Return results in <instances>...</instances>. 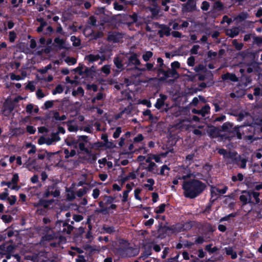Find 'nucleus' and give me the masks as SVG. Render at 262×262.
<instances>
[{
    "label": "nucleus",
    "instance_id": "obj_37",
    "mask_svg": "<svg viewBox=\"0 0 262 262\" xmlns=\"http://www.w3.org/2000/svg\"><path fill=\"white\" fill-rule=\"evenodd\" d=\"M91 145V148L94 149L95 150H98L100 148L104 147V143L102 142L97 141L92 144L90 143Z\"/></svg>",
    "mask_w": 262,
    "mask_h": 262
},
{
    "label": "nucleus",
    "instance_id": "obj_56",
    "mask_svg": "<svg viewBox=\"0 0 262 262\" xmlns=\"http://www.w3.org/2000/svg\"><path fill=\"white\" fill-rule=\"evenodd\" d=\"M101 72L106 75H108L111 72V67L109 65H104L101 68Z\"/></svg>",
    "mask_w": 262,
    "mask_h": 262
},
{
    "label": "nucleus",
    "instance_id": "obj_43",
    "mask_svg": "<svg viewBox=\"0 0 262 262\" xmlns=\"http://www.w3.org/2000/svg\"><path fill=\"white\" fill-rule=\"evenodd\" d=\"M84 90L81 86L77 88V90H73L72 91V95L73 96H76L78 95L83 96L84 95Z\"/></svg>",
    "mask_w": 262,
    "mask_h": 262
},
{
    "label": "nucleus",
    "instance_id": "obj_59",
    "mask_svg": "<svg viewBox=\"0 0 262 262\" xmlns=\"http://www.w3.org/2000/svg\"><path fill=\"white\" fill-rule=\"evenodd\" d=\"M113 6L114 9L117 11H122L124 9V7L123 5L119 4L117 2L114 3Z\"/></svg>",
    "mask_w": 262,
    "mask_h": 262
},
{
    "label": "nucleus",
    "instance_id": "obj_60",
    "mask_svg": "<svg viewBox=\"0 0 262 262\" xmlns=\"http://www.w3.org/2000/svg\"><path fill=\"white\" fill-rule=\"evenodd\" d=\"M210 7L209 3L207 1H203L202 3L201 8L203 11L208 10Z\"/></svg>",
    "mask_w": 262,
    "mask_h": 262
},
{
    "label": "nucleus",
    "instance_id": "obj_15",
    "mask_svg": "<svg viewBox=\"0 0 262 262\" xmlns=\"http://www.w3.org/2000/svg\"><path fill=\"white\" fill-rule=\"evenodd\" d=\"M113 61L115 66L118 69V70H116L117 73H119L125 69L123 63V60L120 56H115L114 58Z\"/></svg>",
    "mask_w": 262,
    "mask_h": 262
},
{
    "label": "nucleus",
    "instance_id": "obj_6",
    "mask_svg": "<svg viewBox=\"0 0 262 262\" xmlns=\"http://www.w3.org/2000/svg\"><path fill=\"white\" fill-rule=\"evenodd\" d=\"M254 129L252 124L239 126V133H242V137L243 136L244 138L249 140H254Z\"/></svg>",
    "mask_w": 262,
    "mask_h": 262
},
{
    "label": "nucleus",
    "instance_id": "obj_24",
    "mask_svg": "<svg viewBox=\"0 0 262 262\" xmlns=\"http://www.w3.org/2000/svg\"><path fill=\"white\" fill-rule=\"evenodd\" d=\"M197 222L196 221H187L182 223L183 231L190 230Z\"/></svg>",
    "mask_w": 262,
    "mask_h": 262
},
{
    "label": "nucleus",
    "instance_id": "obj_2",
    "mask_svg": "<svg viewBox=\"0 0 262 262\" xmlns=\"http://www.w3.org/2000/svg\"><path fill=\"white\" fill-rule=\"evenodd\" d=\"M259 192L253 190H243L239 199L243 206L248 204L250 205H257L260 203Z\"/></svg>",
    "mask_w": 262,
    "mask_h": 262
},
{
    "label": "nucleus",
    "instance_id": "obj_4",
    "mask_svg": "<svg viewBox=\"0 0 262 262\" xmlns=\"http://www.w3.org/2000/svg\"><path fill=\"white\" fill-rule=\"evenodd\" d=\"M157 74L158 77V80L160 82H165L168 78L170 77H173L176 75H178L177 70H171L169 68L167 70H165L164 68H158Z\"/></svg>",
    "mask_w": 262,
    "mask_h": 262
},
{
    "label": "nucleus",
    "instance_id": "obj_39",
    "mask_svg": "<svg viewBox=\"0 0 262 262\" xmlns=\"http://www.w3.org/2000/svg\"><path fill=\"white\" fill-rule=\"evenodd\" d=\"M103 36V33L102 32L98 31V32H92L90 36L92 39L96 40L98 38L102 37Z\"/></svg>",
    "mask_w": 262,
    "mask_h": 262
},
{
    "label": "nucleus",
    "instance_id": "obj_35",
    "mask_svg": "<svg viewBox=\"0 0 262 262\" xmlns=\"http://www.w3.org/2000/svg\"><path fill=\"white\" fill-rule=\"evenodd\" d=\"M253 128H254V133H255V135H256V134H258L260 133V126L261 125V124L260 123V122H259V120L258 119H256L254 122H253L252 124Z\"/></svg>",
    "mask_w": 262,
    "mask_h": 262
},
{
    "label": "nucleus",
    "instance_id": "obj_55",
    "mask_svg": "<svg viewBox=\"0 0 262 262\" xmlns=\"http://www.w3.org/2000/svg\"><path fill=\"white\" fill-rule=\"evenodd\" d=\"M16 37V34L14 31L9 32V40L10 42H14Z\"/></svg>",
    "mask_w": 262,
    "mask_h": 262
},
{
    "label": "nucleus",
    "instance_id": "obj_10",
    "mask_svg": "<svg viewBox=\"0 0 262 262\" xmlns=\"http://www.w3.org/2000/svg\"><path fill=\"white\" fill-rule=\"evenodd\" d=\"M14 107L15 104L14 102L11 100H7L3 104V113L4 114L5 116H8L14 110Z\"/></svg>",
    "mask_w": 262,
    "mask_h": 262
},
{
    "label": "nucleus",
    "instance_id": "obj_20",
    "mask_svg": "<svg viewBox=\"0 0 262 262\" xmlns=\"http://www.w3.org/2000/svg\"><path fill=\"white\" fill-rule=\"evenodd\" d=\"M222 79L224 81L229 80L232 82H237L238 81V78L237 77L235 74L230 73L229 72L223 74L222 75Z\"/></svg>",
    "mask_w": 262,
    "mask_h": 262
},
{
    "label": "nucleus",
    "instance_id": "obj_46",
    "mask_svg": "<svg viewBox=\"0 0 262 262\" xmlns=\"http://www.w3.org/2000/svg\"><path fill=\"white\" fill-rule=\"evenodd\" d=\"M102 229L105 233L108 234H112L115 232V228L114 226H104Z\"/></svg>",
    "mask_w": 262,
    "mask_h": 262
},
{
    "label": "nucleus",
    "instance_id": "obj_11",
    "mask_svg": "<svg viewBox=\"0 0 262 262\" xmlns=\"http://www.w3.org/2000/svg\"><path fill=\"white\" fill-rule=\"evenodd\" d=\"M183 12H192L196 10V3L194 0H188L186 3L182 5Z\"/></svg>",
    "mask_w": 262,
    "mask_h": 262
},
{
    "label": "nucleus",
    "instance_id": "obj_18",
    "mask_svg": "<svg viewBox=\"0 0 262 262\" xmlns=\"http://www.w3.org/2000/svg\"><path fill=\"white\" fill-rule=\"evenodd\" d=\"M167 227H170V226H168L166 225H162V223L161 224V225L158 229V237L159 238H160L161 239L164 238L166 237L167 233L168 231H171V230H169L167 229Z\"/></svg>",
    "mask_w": 262,
    "mask_h": 262
},
{
    "label": "nucleus",
    "instance_id": "obj_23",
    "mask_svg": "<svg viewBox=\"0 0 262 262\" xmlns=\"http://www.w3.org/2000/svg\"><path fill=\"white\" fill-rule=\"evenodd\" d=\"M167 229L171 230V233H179L181 232H183L182 223L176 224L174 225L170 226V227H167Z\"/></svg>",
    "mask_w": 262,
    "mask_h": 262
},
{
    "label": "nucleus",
    "instance_id": "obj_53",
    "mask_svg": "<svg viewBox=\"0 0 262 262\" xmlns=\"http://www.w3.org/2000/svg\"><path fill=\"white\" fill-rule=\"evenodd\" d=\"M224 5L220 1H217L214 3V8L217 10L221 11L224 9Z\"/></svg>",
    "mask_w": 262,
    "mask_h": 262
},
{
    "label": "nucleus",
    "instance_id": "obj_57",
    "mask_svg": "<svg viewBox=\"0 0 262 262\" xmlns=\"http://www.w3.org/2000/svg\"><path fill=\"white\" fill-rule=\"evenodd\" d=\"M54 105V101L48 100L44 103V109L48 110L52 108Z\"/></svg>",
    "mask_w": 262,
    "mask_h": 262
},
{
    "label": "nucleus",
    "instance_id": "obj_64",
    "mask_svg": "<svg viewBox=\"0 0 262 262\" xmlns=\"http://www.w3.org/2000/svg\"><path fill=\"white\" fill-rule=\"evenodd\" d=\"M217 55V52L209 50L207 53V57L210 59H214Z\"/></svg>",
    "mask_w": 262,
    "mask_h": 262
},
{
    "label": "nucleus",
    "instance_id": "obj_12",
    "mask_svg": "<svg viewBox=\"0 0 262 262\" xmlns=\"http://www.w3.org/2000/svg\"><path fill=\"white\" fill-rule=\"evenodd\" d=\"M221 132V130L219 127L214 126H211L207 130L208 136L211 139L219 138Z\"/></svg>",
    "mask_w": 262,
    "mask_h": 262
},
{
    "label": "nucleus",
    "instance_id": "obj_52",
    "mask_svg": "<svg viewBox=\"0 0 262 262\" xmlns=\"http://www.w3.org/2000/svg\"><path fill=\"white\" fill-rule=\"evenodd\" d=\"M66 144L69 146H73L75 148L77 147V144L78 143V141L76 140H71L68 141H66Z\"/></svg>",
    "mask_w": 262,
    "mask_h": 262
},
{
    "label": "nucleus",
    "instance_id": "obj_27",
    "mask_svg": "<svg viewBox=\"0 0 262 262\" xmlns=\"http://www.w3.org/2000/svg\"><path fill=\"white\" fill-rule=\"evenodd\" d=\"M54 43H56L59 49H66L65 42L63 39H61L59 37H56L54 40Z\"/></svg>",
    "mask_w": 262,
    "mask_h": 262
},
{
    "label": "nucleus",
    "instance_id": "obj_50",
    "mask_svg": "<svg viewBox=\"0 0 262 262\" xmlns=\"http://www.w3.org/2000/svg\"><path fill=\"white\" fill-rule=\"evenodd\" d=\"M239 34V31L236 29H231L229 32H227V35L231 38H233L237 36Z\"/></svg>",
    "mask_w": 262,
    "mask_h": 262
},
{
    "label": "nucleus",
    "instance_id": "obj_29",
    "mask_svg": "<svg viewBox=\"0 0 262 262\" xmlns=\"http://www.w3.org/2000/svg\"><path fill=\"white\" fill-rule=\"evenodd\" d=\"M226 254L227 255H230L232 259H235L237 258V253L234 251L232 248L229 247L225 248Z\"/></svg>",
    "mask_w": 262,
    "mask_h": 262
},
{
    "label": "nucleus",
    "instance_id": "obj_5",
    "mask_svg": "<svg viewBox=\"0 0 262 262\" xmlns=\"http://www.w3.org/2000/svg\"><path fill=\"white\" fill-rule=\"evenodd\" d=\"M55 228L58 232L63 234H69L73 231L74 227L72 225L69 224L67 221L58 220L55 223Z\"/></svg>",
    "mask_w": 262,
    "mask_h": 262
},
{
    "label": "nucleus",
    "instance_id": "obj_63",
    "mask_svg": "<svg viewBox=\"0 0 262 262\" xmlns=\"http://www.w3.org/2000/svg\"><path fill=\"white\" fill-rule=\"evenodd\" d=\"M248 14L246 12H242L238 14L237 18L240 21H242L248 17Z\"/></svg>",
    "mask_w": 262,
    "mask_h": 262
},
{
    "label": "nucleus",
    "instance_id": "obj_14",
    "mask_svg": "<svg viewBox=\"0 0 262 262\" xmlns=\"http://www.w3.org/2000/svg\"><path fill=\"white\" fill-rule=\"evenodd\" d=\"M181 171H183V173L185 174H181L179 173L176 177V178H178V179L185 180L187 179L190 178L192 176L191 170L188 167H184L183 170Z\"/></svg>",
    "mask_w": 262,
    "mask_h": 262
},
{
    "label": "nucleus",
    "instance_id": "obj_40",
    "mask_svg": "<svg viewBox=\"0 0 262 262\" xmlns=\"http://www.w3.org/2000/svg\"><path fill=\"white\" fill-rule=\"evenodd\" d=\"M212 244H210L205 246V249L210 253H214L218 250L216 247H212Z\"/></svg>",
    "mask_w": 262,
    "mask_h": 262
},
{
    "label": "nucleus",
    "instance_id": "obj_28",
    "mask_svg": "<svg viewBox=\"0 0 262 262\" xmlns=\"http://www.w3.org/2000/svg\"><path fill=\"white\" fill-rule=\"evenodd\" d=\"M151 254V247L149 246L147 248H145L144 250L141 254L140 258H142L143 259H145L147 258Z\"/></svg>",
    "mask_w": 262,
    "mask_h": 262
},
{
    "label": "nucleus",
    "instance_id": "obj_7",
    "mask_svg": "<svg viewBox=\"0 0 262 262\" xmlns=\"http://www.w3.org/2000/svg\"><path fill=\"white\" fill-rule=\"evenodd\" d=\"M60 195V191L59 187H57L56 183H53L49 185L45 190L42 194L43 198H48L50 195L54 198H58Z\"/></svg>",
    "mask_w": 262,
    "mask_h": 262
},
{
    "label": "nucleus",
    "instance_id": "obj_21",
    "mask_svg": "<svg viewBox=\"0 0 262 262\" xmlns=\"http://www.w3.org/2000/svg\"><path fill=\"white\" fill-rule=\"evenodd\" d=\"M237 156V152L229 151L226 156V158L230 159L232 160V163L238 164V162H239L241 156L240 155Z\"/></svg>",
    "mask_w": 262,
    "mask_h": 262
},
{
    "label": "nucleus",
    "instance_id": "obj_9",
    "mask_svg": "<svg viewBox=\"0 0 262 262\" xmlns=\"http://www.w3.org/2000/svg\"><path fill=\"white\" fill-rule=\"evenodd\" d=\"M123 37V34L119 32L114 31L108 33L107 40L114 43H118Z\"/></svg>",
    "mask_w": 262,
    "mask_h": 262
},
{
    "label": "nucleus",
    "instance_id": "obj_38",
    "mask_svg": "<svg viewBox=\"0 0 262 262\" xmlns=\"http://www.w3.org/2000/svg\"><path fill=\"white\" fill-rule=\"evenodd\" d=\"M37 164V158L36 159H32L31 158H29L27 161L26 163V167L29 168L33 166V168H35V165Z\"/></svg>",
    "mask_w": 262,
    "mask_h": 262
},
{
    "label": "nucleus",
    "instance_id": "obj_36",
    "mask_svg": "<svg viewBox=\"0 0 262 262\" xmlns=\"http://www.w3.org/2000/svg\"><path fill=\"white\" fill-rule=\"evenodd\" d=\"M55 238V234L54 233L51 234L46 233L42 237V240L44 241L50 242L53 240Z\"/></svg>",
    "mask_w": 262,
    "mask_h": 262
},
{
    "label": "nucleus",
    "instance_id": "obj_32",
    "mask_svg": "<svg viewBox=\"0 0 262 262\" xmlns=\"http://www.w3.org/2000/svg\"><path fill=\"white\" fill-rule=\"evenodd\" d=\"M100 58V56L99 54L94 55V54H89L87 55L85 57L89 62H93L94 61H98Z\"/></svg>",
    "mask_w": 262,
    "mask_h": 262
},
{
    "label": "nucleus",
    "instance_id": "obj_41",
    "mask_svg": "<svg viewBox=\"0 0 262 262\" xmlns=\"http://www.w3.org/2000/svg\"><path fill=\"white\" fill-rule=\"evenodd\" d=\"M167 205H169V204H167ZM167 206V205L165 204H160L157 209H155V212L157 214H161L163 213L165 211V207Z\"/></svg>",
    "mask_w": 262,
    "mask_h": 262
},
{
    "label": "nucleus",
    "instance_id": "obj_45",
    "mask_svg": "<svg viewBox=\"0 0 262 262\" xmlns=\"http://www.w3.org/2000/svg\"><path fill=\"white\" fill-rule=\"evenodd\" d=\"M232 43L235 49L237 51H240L244 47V44L243 43L238 42L236 39H233Z\"/></svg>",
    "mask_w": 262,
    "mask_h": 262
},
{
    "label": "nucleus",
    "instance_id": "obj_13",
    "mask_svg": "<svg viewBox=\"0 0 262 262\" xmlns=\"http://www.w3.org/2000/svg\"><path fill=\"white\" fill-rule=\"evenodd\" d=\"M141 62L138 58L137 54L136 53H132L131 55L128 58L127 66H139Z\"/></svg>",
    "mask_w": 262,
    "mask_h": 262
},
{
    "label": "nucleus",
    "instance_id": "obj_33",
    "mask_svg": "<svg viewBox=\"0 0 262 262\" xmlns=\"http://www.w3.org/2000/svg\"><path fill=\"white\" fill-rule=\"evenodd\" d=\"M210 107L209 104H205L204 106H203L201 110H200V112H201V115L203 117H205L206 115L208 114L210 112Z\"/></svg>",
    "mask_w": 262,
    "mask_h": 262
},
{
    "label": "nucleus",
    "instance_id": "obj_30",
    "mask_svg": "<svg viewBox=\"0 0 262 262\" xmlns=\"http://www.w3.org/2000/svg\"><path fill=\"white\" fill-rule=\"evenodd\" d=\"M194 153L188 155L185 158V163L187 165L186 167L189 166L193 162V158L194 157Z\"/></svg>",
    "mask_w": 262,
    "mask_h": 262
},
{
    "label": "nucleus",
    "instance_id": "obj_42",
    "mask_svg": "<svg viewBox=\"0 0 262 262\" xmlns=\"http://www.w3.org/2000/svg\"><path fill=\"white\" fill-rule=\"evenodd\" d=\"M153 56V53L151 51H146L143 55H142V58L144 61H148L149 60L150 58H151Z\"/></svg>",
    "mask_w": 262,
    "mask_h": 262
},
{
    "label": "nucleus",
    "instance_id": "obj_44",
    "mask_svg": "<svg viewBox=\"0 0 262 262\" xmlns=\"http://www.w3.org/2000/svg\"><path fill=\"white\" fill-rule=\"evenodd\" d=\"M244 179V176L242 173H238L237 176H232L231 177V180L233 182H236V181H242Z\"/></svg>",
    "mask_w": 262,
    "mask_h": 262
},
{
    "label": "nucleus",
    "instance_id": "obj_58",
    "mask_svg": "<svg viewBox=\"0 0 262 262\" xmlns=\"http://www.w3.org/2000/svg\"><path fill=\"white\" fill-rule=\"evenodd\" d=\"M87 192V189L86 188L79 189L76 192L78 197H82Z\"/></svg>",
    "mask_w": 262,
    "mask_h": 262
},
{
    "label": "nucleus",
    "instance_id": "obj_3",
    "mask_svg": "<svg viewBox=\"0 0 262 262\" xmlns=\"http://www.w3.org/2000/svg\"><path fill=\"white\" fill-rule=\"evenodd\" d=\"M233 123L226 122L223 124L221 126V132L228 133L232 135H236V138L238 139H242V133H239V126H235L233 127Z\"/></svg>",
    "mask_w": 262,
    "mask_h": 262
},
{
    "label": "nucleus",
    "instance_id": "obj_48",
    "mask_svg": "<svg viewBox=\"0 0 262 262\" xmlns=\"http://www.w3.org/2000/svg\"><path fill=\"white\" fill-rule=\"evenodd\" d=\"M63 91V88L61 84H58L55 89L52 91L53 95H56L57 94H61Z\"/></svg>",
    "mask_w": 262,
    "mask_h": 262
},
{
    "label": "nucleus",
    "instance_id": "obj_22",
    "mask_svg": "<svg viewBox=\"0 0 262 262\" xmlns=\"http://www.w3.org/2000/svg\"><path fill=\"white\" fill-rule=\"evenodd\" d=\"M18 181L19 176L18 173H14L11 179V183H12V186L11 187V189L18 190L20 188V187L17 185Z\"/></svg>",
    "mask_w": 262,
    "mask_h": 262
},
{
    "label": "nucleus",
    "instance_id": "obj_62",
    "mask_svg": "<svg viewBox=\"0 0 262 262\" xmlns=\"http://www.w3.org/2000/svg\"><path fill=\"white\" fill-rule=\"evenodd\" d=\"M257 67V66H256L255 64H251L247 67L246 72L249 74L251 73L255 70Z\"/></svg>",
    "mask_w": 262,
    "mask_h": 262
},
{
    "label": "nucleus",
    "instance_id": "obj_31",
    "mask_svg": "<svg viewBox=\"0 0 262 262\" xmlns=\"http://www.w3.org/2000/svg\"><path fill=\"white\" fill-rule=\"evenodd\" d=\"M117 206L115 204L112 203L111 205L108 207V208H104L101 210V213H102L103 214L106 215L109 213L110 210L111 209L116 210L117 209Z\"/></svg>",
    "mask_w": 262,
    "mask_h": 262
},
{
    "label": "nucleus",
    "instance_id": "obj_47",
    "mask_svg": "<svg viewBox=\"0 0 262 262\" xmlns=\"http://www.w3.org/2000/svg\"><path fill=\"white\" fill-rule=\"evenodd\" d=\"M145 66L148 71H153L157 73V69H158L157 67H154V63H146Z\"/></svg>",
    "mask_w": 262,
    "mask_h": 262
},
{
    "label": "nucleus",
    "instance_id": "obj_1",
    "mask_svg": "<svg viewBox=\"0 0 262 262\" xmlns=\"http://www.w3.org/2000/svg\"><path fill=\"white\" fill-rule=\"evenodd\" d=\"M206 187L205 183L195 179L184 181L182 186L184 196L190 199H195L200 195Z\"/></svg>",
    "mask_w": 262,
    "mask_h": 262
},
{
    "label": "nucleus",
    "instance_id": "obj_25",
    "mask_svg": "<svg viewBox=\"0 0 262 262\" xmlns=\"http://www.w3.org/2000/svg\"><path fill=\"white\" fill-rule=\"evenodd\" d=\"M240 81L243 85L247 86L251 83L252 79L250 76L243 74L241 77Z\"/></svg>",
    "mask_w": 262,
    "mask_h": 262
},
{
    "label": "nucleus",
    "instance_id": "obj_17",
    "mask_svg": "<svg viewBox=\"0 0 262 262\" xmlns=\"http://www.w3.org/2000/svg\"><path fill=\"white\" fill-rule=\"evenodd\" d=\"M236 137V135H232L231 134H229L228 133H225L224 134H222L220 133V136L219 138H220V141L223 142H230L234 138Z\"/></svg>",
    "mask_w": 262,
    "mask_h": 262
},
{
    "label": "nucleus",
    "instance_id": "obj_51",
    "mask_svg": "<svg viewBox=\"0 0 262 262\" xmlns=\"http://www.w3.org/2000/svg\"><path fill=\"white\" fill-rule=\"evenodd\" d=\"M89 156V160L90 163L93 164L97 160V156L96 154H94L92 152L91 150L90 154H86Z\"/></svg>",
    "mask_w": 262,
    "mask_h": 262
},
{
    "label": "nucleus",
    "instance_id": "obj_54",
    "mask_svg": "<svg viewBox=\"0 0 262 262\" xmlns=\"http://www.w3.org/2000/svg\"><path fill=\"white\" fill-rule=\"evenodd\" d=\"M247 160L243 158L242 159L241 158V160L239 162H238V164H237L238 166L240 167V168L245 169L246 167V164H247Z\"/></svg>",
    "mask_w": 262,
    "mask_h": 262
},
{
    "label": "nucleus",
    "instance_id": "obj_61",
    "mask_svg": "<svg viewBox=\"0 0 262 262\" xmlns=\"http://www.w3.org/2000/svg\"><path fill=\"white\" fill-rule=\"evenodd\" d=\"M104 147H106V148L107 149H113L115 148L116 146V145L113 142V141H108V142L104 143Z\"/></svg>",
    "mask_w": 262,
    "mask_h": 262
},
{
    "label": "nucleus",
    "instance_id": "obj_49",
    "mask_svg": "<svg viewBox=\"0 0 262 262\" xmlns=\"http://www.w3.org/2000/svg\"><path fill=\"white\" fill-rule=\"evenodd\" d=\"M78 147L79 149L82 151H84L85 154H90L91 153V150L89 149L88 148L85 147V144L83 142H80L78 144Z\"/></svg>",
    "mask_w": 262,
    "mask_h": 262
},
{
    "label": "nucleus",
    "instance_id": "obj_34",
    "mask_svg": "<svg viewBox=\"0 0 262 262\" xmlns=\"http://www.w3.org/2000/svg\"><path fill=\"white\" fill-rule=\"evenodd\" d=\"M157 167V165L154 163L151 162L150 164H149L148 166V167L146 168L147 170L149 172H152L154 174L158 173V169H155Z\"/></svg>",
    "mask_w": 262,
    "mask_h": 262
},
{
    "label": "nucleus",
    "instance_id": "obj_19",
    "mask_svg": "<svg viewBox=\"0 0 262 262\" xmlns=\"http://www.w3.org/2000/svg\"><path fill=\"white\" fill-rule=\"evenodd\" d=\"M167 96L164 94H161L160 98H158L156 103L155 104V107L160 110L165 104V101L167 99Z\"/></svg>",
    "mask_w": 262,
    "mask_h": 262
},
{
    "label": "nucleus",
    "instance_id": "obj_8",
    "mask_svg": "<svg viewBox=\"0 0 262 262\" xmlns=\"http://www.w3.org/2000/svg\"><path fill=\"white\" fill-rule=\"evenodd\" d=\"M101 198H102V200L99 201L98 203L99 206L100 208L97 211L99 213H101V210L102 209L108 208L107 206L108 205H111V204L115 202L116 199L115 197L106 194L101 196Z\"/></svg>",
    "mask_w": 262,
    "mask_h": 262
},
{
    "label": "nucleus",
    "instance_id": "obj_26",
    "mask_svg": "<svg viewBox=\"0 0 262 262\" xmlns=\"http://www.w3.org/2000/svg\"><path fill=\"white\" fill-rule=\"evenodd\" d=\"M34 207L36 208L43 207L45 209H48L49 207V206L47 200L40 199L37 203L34 204Z\"/></svg>",
    "mask_w": 262,
    "mask_h": 262
},
{
    "label": "nucleus",
    "instance_id": "obj_16",
    "mask_svg": "<svg viewBox=\"0 0 262 262\" xmlns=\"http://www.w3.org/2000/svg\"><path fill=\"white\" fill-rule=\"evenodd\" d=\"M161 30L158 31L160 37H163L164 35L169 36L170 35L171 29L166 25H161L160 27Z\"/></svg>",
    "mask_w": 262,
    "mask_h": 262
}]
</instances>
